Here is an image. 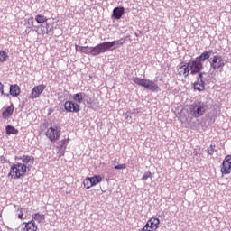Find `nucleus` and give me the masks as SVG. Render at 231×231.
<instances>
[{"label":"nucleus","instance_id":"nucleus-1","mask_svg":"<svg viewBox=\"0 0 231 231\" xmlns=\"http://www.w3.org/2000/svg\"><path fill=\"white\" fill-rule=\"evenodd\" d=\"M133 82H134V84L137 86H141V88H145V89H148L149 91L158 92L162 90L160 86L151 79L134 77Z\"/></svg>","mask_w":231,"mask_h":231},{"label":"nucleus","instance_id":"nucleus-32","mask_svg":"<svg viewBox=\"0 0 231 231\" xmlns=\"http://www.w3.org/2000/svg\"><path fill=\"white\" fill-rule=\"evenodd\" d=\"M18 219H21L23 220V216H24V208H18Z\"/></svg>","mask_w":231,"mask_h":231},{"label":"nucleus","instance_id":"nucleus-30","mask_svg":"<svg viewBox=\"0 0 231 231\" xmlns=\"http://www.w3.org/2000/svg\"><path fill=\"white\" fill-rule=\"evenodd\" d=\"M83 53H85V55H92V47L85 46Z\"/></svg>","mask_w":231,"mask_h":231},{"label":"nucleus","instance_id":"nucleus-31","mask_svg":"<svg viewBox=\"0 0 231 231\" xmlns=\"http://www.w3.org/2000/svg\"><path fill=\"white\" fill-rule=\"evenodd\" d=\"M126 168H127V165L125 163L118 164V165L114 167V169H116V171H121V170H124V169H126Z\"/></svg>","mask_w":231,"mask_h":231},{"label":"nucleus","instance_id":"nucleus-27","mask_svg":"<svg viewBox=\"0 0 231 231\" xmlns=\"http://www.w3.org/2000/svg\"><path fill=\"white\" fill-rule=\"evenodd\" d=\"M69 143V138L62 139L60 142V149H66V147H68Z\"/></svg>","mask_w":231,"mask_h":231},{"label":"nucleus","instance_id":"nucleus-16","mask_svg":"<svg viewBox=\"0 0 231 231\" xmlns=\"http://www.w3.org/2000/svg\"><path fill=\"white\" fill-rule=\"evenodd\" d=\"M213 53H214V51L212 50L204 51L201 53L200 56L196 58V60H198L199 62H205V60H208V59H210V55H212Z\"/></svg>","mask_w":231,"mask_h":231},{"label":"nucleus","instance_id":"nucleus-38","mask_svg":"<svg viewBox=\"0 0 231 231\" xmlns=\"http://www.w3.org/2000/svg\"><path fill=\"white\" fill-rule=\"evenodd\" d=\"M51 113H53L52 108H49V109H48V115H51Z\"/></svg>","mask_w":231,"mask_h":231},{"label":"nucleus","instance_id":"nucleus-21","mask_svg":"<svg viewBox=\"0 0 231 231\" xmlns=\"http://www.w3.org/2000/svg\"><path fill=\"white\" fill-rule=\"evenodd\" d=\"M83 187L84 189H89L91 187H96L93 183V179L91 177H87L83 180Z\"/></svg>","mask_w":231,"mask_h":231},{"label":"nucleus","instance_id":"nucleus-18","mask_svg":"<svg viewBox=\"0 0 231 231\" xmlns=\"http://www.w3.org/2000/svg\"><path fill=\"white\" fill-rule=\"evenodd\" d=\"M20 160H22V162H23V165H26V167H30L32 165H33L34 162H35V158H33V156H30V155H23L22 157H20Z\"/></svg>","mask_w":231,"mask_h":231},{"label":"nucleus","instance_id":"nucleus-34","mask_svg":"<svg viewBox=\"0 0 231 231\" xmlns=\"http://www.w3.org/2000/svg\"><path fill=\"white\" fill-rule=\"evenodd\" d=\"M85 46H79V45H76V51H79V53H84V49Z\"/></svg>","mask_w":231,"mask_h":231},{"label":"nucleus","instance_id":"nucleus-4","mask_svg":"<svg viewBox=\"0 0 231 231\" xmlns=\"http://www.w3.org/2000/svg\"><path fill=\"white\" fill-rule=\"evenodd\" d=\"M208 106L205 103L199 102L198 104L192 105L190 107L189 115L194 118H199L205 115Z\"/></svg>","mask_w":231,"mask_h":231},{"label":"nucleus","instance_id":"nucleus-24","mask_svg":"<svg viewBox=\"0 0 231 231\" xmlns=\"http://www.w3.org/2000/svg\"><path fill=\"white\" fill-rule=\"evenodd\" d=\"M5 131L6 134H19V130L12 125H7Z\"/></svg>","mask_w":231,"mask_h":231},{"label":"nucleus","instance_id":"nucleus-36","mask_svg":"<svg viewBox=\"0 0 231 231\" xmlns=\"http://www.w3.org/2000/svg\"><path fill=\"white\" fill-rule=\"evenodd\" d=\"M140 231H152V230L149 229V227H146V226H144L143 228L141 229Z\"/></svg>","mask_w":231,"mask_h":231},{"label":"nucleus","instance_id":"nucleus-2","mask_svg":"<svg viewBox=\"0 0 231 231\" xmlns=\"http://www.w3.org/2000/svg\"><path fill=\"white\" fill-rule=\"evenodd\" d=\"M27 169L28 166L25 164L20 162L14 163L10 168L9 176L14 180H19V178H23L26 174Z\"/></svg>","mask_w":231,"mask_h":231},{"label":"nucleus","instance_id":"nucleus-15","mask_svg":"<svg viewBox=\"0 0 231 231\" xmlns=\"http://www.w3.org/2000/svg\"><path fill=\"white\" fill-rule=\"evenodd\" d=\"M15 109V106L13 105V103L5 108V110L3 111L2 116L5 120H8L12 115H14V110Z\"/></svg>","mask_w":231,"mask_h":231},{"label":"nucleus","instance_id":"nucleus-37","mask_svg":"<svg viewBox=\"0 0 231 231\" xmlns=\"http://www.w3.org/2000/svg\"><path fill=\"white\" fill-rule=\"evenodd\" d=\"M28 22H29V23H32V24H33V17H30V18L28 19Z\"/></svg>","mask_w":231,"mask_h":231},{"label":"nucleus","instance_id":"nucleus-9","mask_svg":"<svg viewBox=\"0 0 231 231\" xmlns=\"http://www.w3.org/2000/svg\"><path fill=\"white\" fill-rule=\"evenodd\" d=\"M44 89H46V85L41 84L33 87L32 92L30 94V98H39L42 93H44Z\"/></svg>","mask_w":231,"mask_h":231},{"label":"nucleus","instance_id":"nucleus-12","mask_svg":"<svg viewBox=\"0 0 231 231\" xmlns=\"http://www.w3.org/2000/svg\"><path fill=\"white\" fill-rule=\"evenodd\" d=\"M145 226L151 231H156L158 230V226H160V219L152 217L147 221Z\"/></svg>","mask_w":231,"mask_h":231},{"label":"nucleus","instance_id":"nucleus-6","mask_svg":"<svg viewBox=\"0 0 231 231\" xmlns=\"http://www.w3.org/2000/svg\"><path fill=\"white\" fill-rule=\"evenodd\" d=\"M188 68L190 75H199V73H202L201 69H203V63L199 62L198 60H190L188 62Z\"/></svg>","mask_w":231,"mask_h":231},{"label":"nucleus","instance_id":"nucleus-7","mask_svg":"<svg viewBox=\"0 0 231 231\" xmlns=\"http://www.w3.org/2000/svg\"><path fill=\"white\" fill-rule=\"evenodd\" d=\"M50 142H57L60 138V130L57 126H51L45 133Z\"/></svg>","mask_w":231,"mask_h":231},{"label":"nucleus","instance_id":"nucleus-19","mask_svg":"<svg viewBox=\"0 0 231 231\" xmlns=\"http://www.w3.org/2000/svg\"><path fill=\"white\" fill-rule=\"evenodd\" d=\"M125 14L124 7H116L113 10V17L116 19H122V15Z\"/></svg>","mask_w":231,"mask_h":231},{"label":"nucleus","instance_id":"nucleus-20","mask_svg":"<svg viewBox=\"0 0 231 231\" xmlns=\"http://www.w3.org/2000/svg\"><path fill=\"white\" fill-rule=\"evenodd\" d=\"M32 221H36V223H42V221H44L46 219V216H44V214L42 213H34L32 216Z\"/></svg>","mask_w":231,"mask_h":231},{"label":"nucleus","instance_id":"nucleus-29","mask_svg":"<svg viewBox=\"0 0 231 231\" xmlns=\"http://www.w3.org/2000/svg\"><path fill=\"white\" fill-rule=\"evenodd\" d=\"M149 178H152V173H151V171H146L143 175L142 180H143V181H147V180H149Z\"/></svg>","mask_w":231,"mask_h":231},{"label":"nucleus","instance_id":"nucleus-8","mask_svg":"<svg viewBox=\"0 0 231 231\" xmlns=\"http://www.w3.org/2000/svg\"><path fill=\"white\" fill-rule=\"evenodd\" d=\"M220 172L222 176L231 174V155H227L225 157L220 166Z\"/></svg>","mask_w":231,"mask_h":231},{"label":"nucleus","instance_id":"nucleus-22","mask_svg":"<svg viewBox=\"0 0 231 231\" xmlns=\"http://www.w3.org/2000/svg\"><path fill=\"white\" fill-rule=\"evenodd\" d=\"M86 97V94L79 92L77 94H74L72 98L74 102H78L79 104H82L84 102V97Z\"/></svg>","mask_w":231,"mask_h":231},{"label":"nucleus","instance_id":"nucleus-13","mask_svg":"<svg viewBox=\"0 0 231 231\" xmlns=\"http://www.w3.org/2000/svg\"><path fill=\"white\" fill-rule=\"evenodd\" d=\"M177 73L180 77H184V79H187V77H189V73H190L189 64L187 63L182 66H179L177 69Z\"/></svg>","mask_w":231,"mask_h":231},{"label":"nucleus","instance_id":"nucleus-5","mask_svg":"<svg viewBox=\"0 0 231 231\" xmlns=\"http://www.w3.org/2000/svg\"><path fill=\"white\" fill-rule=\"evenodd\" d=\"M209 64L213 71H223V68H225V60L221 55H215L211 58Z\"/></svg>","mask_w":231,"mask_h":231},{"label":"nucleus","instance_id":"nucleus-25","mask_svg":"<svg viewBox=\"0 0 231 231\" xmlns=\"http://www.w3.org/2000/svg\"><path fill=\"white\" fill-rule=\"evenodd\" d=\"M8 60V53L5 51H0V62H6Z\"/></svg>","mask_w":231,"mask_h":231},{"label":"nucleus","instance_id":"nucleus-35","mask_svg":"<svg viewBox=\"0 0 231 231\" xmlns=\"http://www.w3.org/2000/svg\"><path fill=\"white\" fill-rule=\"evenodd\" d=\"M0 93L2 95H5V85H3V83L0 82Z\"/></svg>","mask_w":231,"mask_h":231},{"label":"nucleus","instance_id":"nucleus-3","mask_svg":"<svg viewBox=\"0 0 231 231\" xmlns=\"http://www.w3.org/2000/svg\"><path fill=\"white\" fill-rule=\"evenodd\" d=\"M118 42L113 41V42H105L102 43H99L92 48V55L95 57L97 55H100V53H106V51H109L115 46V44H117Z\"/></svg>","mask_w":231,"mask_h":231},{"label":"nucleus","instance_id":"nucleus-28","mask_svg":"<svg viewBox=\"0 0 231 231\" xmlns=\"http://www.w3.org/2000/svg\"><path fill=\"white\" fill-rule=\"evenodd\" d=\"M216 152V144H211L208 149H207V153L212 156Z\"/></svg>","mask_w":231,"mask_h":231},{"label":"nucleus","instance_id":"nucleus-17","mask_svg":"<svg viewBox=\"0 0 231 231\" xmlns=\"http://www.w3.org/2000/svg\"><path fill=\"white\" fill-rule=\"evenodd\" d=\"M9 93L11 97H19L21 95V87H19L17 84L11 85Z\"/></svg>","mask_w":231,"mask_h":231},{"label":"nucleus","instance_id":"nucleus-26","mask_svg":"<svg viewBox=\"0 0 231 231\" xmlns=\"http://www.w3.org/2000/svg\"><path fill=\"white\" fill-rule=\"evenodd\" d=\"M92 178V181L94 183V185L97 187V185H98V183H102V176L100 175H94Z\"/></svg>","mask_w":231,"mask_h":231},{"label":"nucleus","instance_id":"nucleus-14","mask_svg":"<svg viewBox=\"0 0 231 231\" xmlns=\"http://www.w3.org/2000/svg\"><path fill=\"white\" fill-rule=\"evenodd\" d=\"M23 225L24 226L23 231H37V230H39V226L33 220H31L29 222H23Z\"/></svg>","mask_w":231,"mask_h":231},{"label":"nucleus","instance_id":"nucleus-10","mask_svg":"<svg viewBox=\"0 0 231 231\" xmlns=\"http://www.w3.org/2000/svg\"><path fill=\"white\" fill-rule=\"evenodd\" d=\"M64 107L67 113H79L80 111V105L73 101H66Z\"/></svg>","mask_w":231,"mask_h":231},{"label":"nucleus","instance_id":"nucleus-11","mask_svg":"<svg viewBox=\"0 0 231 231\" xmlns=\"http://www.w3.org/2000/svg\"><path fill=\"white\" fill-rule=\"evenodd\" d=\"M194 89L197 91H205V81H203V73L198 75L197 81L193 84Z\"/></svg>","mask_w":231,"mask_h":231},{"label":"nucleus","instance_id":"nucleus-33","mask_svg":"<svg viewBox=\"0 0 231 231\" xmlns=\"http://www.w3.org/2000/svg\"><path fill=\"white\" fill-rule=\"evenodd\" d=\"M125 42L124 41V40H119V41H117V43H116L114 46H116V47H114V50H116V48H120V46H124V43H125Z\"/></svg>","mask_w":231,"mask_h":231},{"label":"nucleus","instance_id":"nucleus-23","mask_svg":"<svg viewBox=\"0 0 231 231\" xmlns=\"http://www.w3.org/2000/svg\"><path fill=\"white\" fill-rule=\"evenodd\" d=\"M35 21L38 24H42V23H48V17L44 16L43 14H37L35 16Z\"/></svg>","mask_w":231,"mask_h":231}]
</instances>
